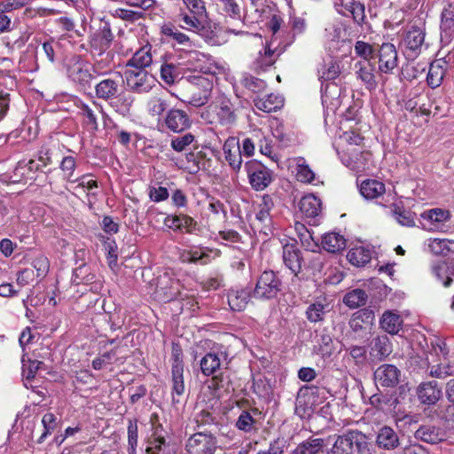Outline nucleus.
<instances>
[{
	"mask_svg": "<svg viewBox=\"0 0 454 454\" xmlns=\"http://www.w3.org/2000/svg\"><path fill=\"white\" fill-rule=\"evenodd\" d=\"M189 87L187 99L184 103L195 107L205 106L210 97L215 82L212 72H205V74H194L188 78Z\"/></svg>",
	"mask_w": 454,
	"mask_h": 454,
	"instance_id": "f257e3e1",
	"label": "nucleus"
},
{
	"mask_svg": "<svg viewBox=\"0 0 454 454\" xmlns=\"http://www.w3.org/2000/svg\"><path fill=\"white\" fill-rule=\"evenodd\" d=\"M103 67L100 62L94 65L80 56H73L67 62L68 78L74 83L85 87L102 74Z\"/></svg>",
	"mask_w": 454,
	"mask_h": 454,
	"instance_id": "f03ea898",
	"label": "nucleus"
},
{
	"mask_svg": "<svg viewBox=\"0 0 454 454\" xmlns=\"http://www.w3.org/2000/svg\"><path fill=\"white\" fill-rule=\"evenodd\" d=\"M201 116L210 123L217 122L222 126H231L237 119L234 105L224 94H219Z\"/></svg>",
	"mask_w": 454,
	"mask_h": 454,
	"instance_id": "7ed1b4c3",
	"label": "nucleus"
},
{
	"mask_svg": "<svg viewBox=\"0 0 454 454\" xmlns=\"http://www.w3.org/2000/svg\"><path fill=\"white\" fill-rule=\"evenodd\" d=\"M333 454H369V443L364 434L350 430L339 435L332 448Z\"/></svg>",
	"mask_w": 454,
	"mask_h": 454,
	"instance_id": "20e7f679",
	"label": "nucleus"
},
{
	"mask_svg": "<svg viewBox=\"0 0 454 454\" xmlns=\"http://www.w3.org/2000/svg\"><path fill=\"white\" fill-rule=\"evenodd\" d=\"M124 77L129 89L135 93H147L154 86L156 80L146 70L128 68Z\"/></svg>",
	"mask_w": 454,
	"mask_h": 454,
	"instance_id": "39448f33",
	"label": "nucleus"
},
{
	"mask_svg": "<svg viewBox=\"0 0 454 454\" xmlns=\"http://www.w3.org/2000/svg\"><path fill=\"white\" fill-rule=\"evenodd\" d=\"M123 77L120 72H114L103 78L95 85V95L98 98L111 101L121 91Z\"/></svg>",
	"mask_w": 454,
	"mask_h": 454,
	"instance_id": "423d86ee",
	"label": "nucleus"
},
{
	"mask_svg": "<svg viewBox=\"0 0 454 454\" xmlns=\"http://www.w3.org/2000/svg\"><path fill=\"white\" fill-rule=\"evenodd\" d=\"M249 183L255 191H262L271 183V172L261 162L251 160L245 163Z\"/></svg>",
	"mask_w": 454,
	"mask_h": 454,
	"instance_id": "0eeeda50",
	"label": "nucleus"
},
{
	"mask_svg": "<svg viewBox=\"0 0 454 454\" xmlns=\"http://www.w3.org/2000/svg\"><path fill=\"white\" fill-rule=\"evenodd\" d=\"M217 440L212 434L196 433L186 442L185 449L189 454H215Z\"/></svg>",
	"mask_w": 454,
	"mask_h": 454,
	"instance_id": "6e6552de",
	"label": "nucleus"
},
{
	"mask_svg": "<svg viewBox=\"0 0 454 454\" xmlns=\"http://www.w3.org/2000/svg\"><path fill=\"white\" fill-rule=\"evenodd\" d=\"M280 281L272 270H265L260 276L254 290V296L260 299H270L279 291Z\"/></svg>",
	"mask_w": 454,
	"mask_h": 454,
	"instance_id": "1a4fd4ad",
	"label": "nucleus"
},
{
	"mask_svg": "<svg viewBox=\"0 0 454 454\" xmlns=\"http://www.w3.org/2000/svg\"><path fill=\"white\" fill-rule=\"evenodd\" d=\"M450 219V213L442 208H432L420 215L422 228L427 231H441L445 223Z\"/></svg>",
	"mask_w": 454,
	"mask_h": 454,
	"instance_id": "9d476101",
	"label": "nucleus"
},
{
	"mask_svg": "<svg viewBox=\"0 0 454 454\" xmlns=\"http://www.w3.org/2000/svg\"><path fill=\"white\" fill-rule=\"evenodd\" d=\"M220 250L207 247H192L181 252L180 258L185 262H199L207 264L220 256Z\"/></svg>",
	"mask_w": 454,
	"mask_h": 454,
	"instance_id": "9b49d317",
	"label": "nucleus"
},
{
	"mask_svg": "<svg viewBox=\"0 0 454 454\" xmlns=\"http://www.w3.org/2000/svg\"><path fill=\"white\" fill-rule=\"evenodd\" d=\"M74 105L78 109L79 114L84 119V123L92 130H98V115H105L104 108L100 103L96 100L87 104L79 98H74Z\"/></svg>",
	"mask_w": 454,
	"mask_h": 454,
	"instance_id": "f8f14e48",
	"label": "nucleus"
},
{
	"mask_svg": "<svg viewBox=\"0 0 454 454\" xmlns=\"http://www.w3.org/2000/svg\"><path fill=\"white\" fill-rule=\"evenodd\" d=\"M379 71L383 74H392L398 65V53L393 43H382L378 53Z\"/></svg>",
	"mask_w": 454,
	"mask_h": 454,
	"instance_id": "ddd939ff",
	"label": "nucleus"
},
{
	"mask_svg": "<svg viewBox=\"0 0 454 454\" xmlns=\"http://www.w3.org/2000/svg\"><path fill=\"white\" fill-rule=\"evenodd\" d=\"M342 163L351 169L360 170L364 168L371 154L368 152H363L359 148H346L341 152L338 151Z\"/></svg>",
	"mask_w": 454,
	"mask_h": 454,
	"instance_id": "4468645a",
	"label": "nucleus"
},
{
	"mask_svg": "<svg viewBox=\"0 0 454 454\" xmlns=\"http://www.w3.org/2000/svg\"><path fill=\"white\" fill-rule=\"evenodd\" d=\"M425 31L419 27H411L404 35L403 45L409 56L416 57L424 47Z\"/></svg>",
	"mask_w": 454,
	"mask_h": 454,
	"instance_id": "2eb2a0df",
	"label": "nucleus"
},
{
	"mask_svg": "<svg viewBox=\"0 0 454 454\" xmlns=\"http://www.w3.org/2000/svg\"><path fill=\"white\" fill-rule=\"evenodd\" d=\"M354 71L359 80L368 90H374L378 82L375 75V67L370 60H360L354 65Z\"/></svg>",
	"mask_w": 454,
	"mask_h": 454,
	"instance_id": "dca6fc26",
	"label": "nucleus"
},
{
	"mask_svg": "<svg viewBox=\"0 0 454 454\" xmlns=\"http://www.w3.org/2000/svg\"><path fill=\"white\" fill-rule=\"evenodd\" d=\"M164 122L166 127L175 133L183 132L192 125V121L186 112L176 108L168 111Z\"/></svg>",
	"mask_w": 454,
	"mask_h": 454,
	"instance_id": "f3484780",
	"label": "nucleus"
},
{
	"mask_svg": "<svg viewBox=\"0 0 454 454\" xmlns=\"http://www.w3.org/2000/svg\"><path fill=\"white\" fill-rule=\"evenodd\" d=\"M223 149L229 166L233 171L239 172L242 168V154L239 141L231 137L224 142Z\"/></svg>",
	"mask_w": 454,
	"mask_h": 454,
	"instance_id": "a211bd4d",
	"label": "nucleus"
},
{
	"mask_svg": "<svg viewBox=\"0 0 454 454\" xmlns=\"http://www.w3.org/2000/svg\"><path fill=\"white\" fill-rule=\"evenodd\" d=\"M424 250L431 254L448 256L454 254V240L449 239L429 238L424 241Z\"/></svg>",
	"mask_w": 454,
	"mask_h": 454,
	"instance_id": "6ab92c4d",
	"label": "nucleus"
},
{
	"mask_svg": "<svg viewBox=\"0 0 454 454\" xmlns=\"http://www.w3.org/2000/svg\"><path fill=\"white\" fill-rule=\"evenodd\" d=\"M419 402L425 405L435 404L442 396V390L436 381L421 382L417 387Z\"/></svg>",
	"mask_w": 454,
	"mask_h": 454,
	"instance_id": "aec40b11",
	"label": "nucleus"
},
{
	"mask_svg": "<svg viewBox=\"0 0 454 454\" xmlns=\"http://www.w3.org/2000/svg\"><path fill=\"white\" fill-rule=\"evenodd\" d=\"M400 371L393 364H382L379 366L374 378L378 384L386 387H393L399 382Z\"/></svg>",
	"mask_w": 454,
	"mask_h": 454,
	"instance_id": "412c9836",
	"label": "nucleus"
},
{
	"mask_svg": "<svg viewBox=\"0 0 454 454\" xmlns=\"http://www.w3.org/2000/svg\"><path fill=\"white\" fill-rule=\"evenodd\" d=\"M359 192L366 200H378L384 199L386 195V186L381 181L366 179L360 184Z\"/></svg>",
	"mask_w": 454,
	"mask_h": 454,
	"instance_id": "4be33fe9",
	"label": "nucleus"
},
{
	"mask_svg": "<svg viewBox=\"0 0 454 454\" xmlns=\"http://www.w3.org/2000/svg\"><path fill=\"white\" fill-rule=\"evenodd\" d=\"M415 437L422 442L436 444L445 440L446 434L440 427L424 425L415 432Z\"/></svg>",
	"mask_w": 454,
	"mask_h": 454,
	"instance_id": "5701e85b",
	"label": "nucleus"
},
{
	"mask_svg": "<svg viewBox=\"0 0 454 454\" xmlns=\"http://www.w3.org/2000/svg\"><path fill=\"white\" fill-rule=\"evenodd\" d=\"M374 319L375 315L373 310L364 309L353 314L348 325L354 333H359L371 326L373 324Z\"/></svg>",
	"mask_w": 454,
	"mask_h": 454,
	"instance_id": "b1692460",
	"label": "nucleus"
},
{
	"mask_svg": "<svg viewBox=\"0 0 454 454\" xmlns=\"http://www.w3.org/2000/svg\"><path fill=\"white\" fill-rule=\"evenodd\" d=\"M301 213L306 218H316L322 210V203L319 198L314 194H306L298 204Z\"/></svg>",
	"mask_w": 454,
	"mask_h": 454,
	"instance_id": "393cba45",
	"label": "nucleus"
},
{
	"mask_svg": "<svg viewBox=\"0 0 454 454\" xmlns=\"http://www.w3.org/2000/svg\"><path fill=\"white\" fill-rule=\"evenodd\" d=\"M178 282L171 279L168 274L165 273L160 276L157 283V294L159 296H162L163 300L171 301L176 298L178 294Z\"/></svg>",
	"mask_w": 454,
	"mask_h": 454,
	"instance_id": "a878e982",
	"label": "nucleus"
},
{
	"mask_svg": "<svg viewBox=\"0 0 454 454\" xmlns=\"http://www.w3.org/2000/svg\"><path fill=\"white\" fill-rule=\"evenodd\" d=\"M283 262L290 271L295 276L301 270L300 251L294 244H286L283 246Z\"/></svg>",
	"mask_w": 454,
	"mask_h": 454,
	"instance_id": "bb28decb",
	"label": "nucleus"
},
{
	"mask_svg": "<svg viewBox=\"0 0 454 454\" xmlns=\"http://www.w3.org/2000/svg\"><path fill=\"white\" fill-rule=\"evenodd\" d=\"M272 42L267 44L263 51H259L257 56L254 59L252 66L253 68L257 72L265 71L268 67H271L276 59L277 55L275 50L271 49Z\"/></svg>",
	"mask_w": 454,
	"mask_h": 454,
	"instance_id": "cd10ccee",
	"label": "nucleus"
},
{
	"mask_svg": "<svg viewBox=\"0 0 454 454\" xmlns=\"http://www.w3.org/2000/svg\"><path fill=\"white\" fill-rule=\"evenodd\" d=\"M380 325L383 331L389 334H397L403 326V319L399 313L386 310L380 319Z\"/></svg>",
	"mask_w": 454,
	"mask_h": 454,
	"instance_id": "c85d7f7f",
	"label": "nucleus"
},
{
	"mask_svg": "<svg viewBox=\"0 0 454 454\" xmlns=\"http://www.w3.org/2000/svg\"><path fill=\"white\" fill-rule=\"evenodd\" d=\"M254 103L258 110L271 113L280 109L284 106V98L279 95L269 94L255 98Z\"/></svg>",
	"mask_w": 454,
	"mask_h": 454,
	"instance_id": "c756f323",
	"label": "nucleus"
},
{
	"mask_svg": "<svg viewBox=\"0 0 454 454\" xmlns=\"http://www.w3.org/2000/svg\"><path fill=\"white\" fill-rule=\"evenodd\" d=\"M376 443L381 449L394 450L399 445V437L392 427L385 426L379 430Z\"/></svg>",
	"mask_w": 454,
	"mask_h": 454,
	"instance_id": "7c9ffc66",
	"label": "nucleus"
},
{
	"mask_svg": "<svg viewBox=\"0 0 454 454\" xmlns=\"http://www.w3.org/2000/svg\"><path fill=\"white\" fill-rule=\"evenodd\" d=\"M447 63L443 59H436L431 63L427 76V84L433 88H438L444 78Z\"/></svg>",
	"mask_w": 454,
	"mask_h": 454,
	"instance_id": "2f4dec72",
	"label": "nucleus"
},
{
	"mask_svg": "<svg viewBox=\"0 0 454 454\" xmlns=\"http://www.w3.org/2000/svg\"><path fill=\"white\" fill-rule=\"evenodd\" d=\"M153 62L151 47L144 46L137 51L132 58L128 60L126 67L132 69H143L149 67Z\"/></svg>",
	"mask_w": 454,
	"mask_h": 454,
	"instance_id": "473e14b6",
	"label": "nucleus"
},
{
	"mask_svg": "<svg viewBox=\"0 0 454 454\" xmlns=\"http://www.w3.org/2000/svg\"><path fill=\"white\" fill-rule=\"evenodd\" d=\"M432 275L442 284L443 286L448 287L452 282L453 270H450L449 264L444 261H435L430 266Z\"/></svg>",
	"mask_w": 454,
	"mask_h": 454,
	"instance_id": "72a5a7b5",
	"label": "nucleus"
},
{
	"mask_svg": "<svg viewBox=\"0 0 454 454\" xmlns=\"http://www.w3.org/2000/svg\"><path fill=\"white\" fill-rule=\"evenodd\" d=\"M160 32L168 39V41H172L174 43L184 47L193 46L192 41L190 39V37L186 34L181 32L172 24H164L161 26Z\"/></svg>",
	"mask_w": 454,
	"mask_h": 454,
	"instance_id": "f704fd0d",
	"label": "nucleus"
},
{
	"mask_svg": "<svg viewBox=\"0 0 454 454\" xmlns=\"http://www.w3.org/2000/svg\"><path fill=\"white\" fill-rule=\"evenodd\" d=\"M112 40L113 34L110 27L105 24L94 34L90 40V45L92 48L98 50L101 53L110 46Z\"/></svg>",
	"mask_w": 454,
	"mask_h": 454,
	"instance_id": "c9c22d12",
	"label": "nucleus"
},
{
	"mask_svg": "<svg viewBox=\"0 0 454 454\" xmlns=\"http://www.w3.org/2000/svg\"><path fill=\"white\" fill-rule=\"evenodd\" d=\"M71 189L74 193L85 192L88 196H95V189L98 188V183L90 175H83L79 178L69 182Z\"/></svg>",
	"mask_w": 454,
	"mask_h": 454,
	"instance_id": "e433bc0d",
	"label": "nucleus"
},
{
	"mask_svg": "<svg viewBox=\"0 0 454 454\" xmlns=\"http://www.w3.org/2000/svg\"><path fill=\"white\" fill-rule=\"evenodd\" d=\"M392 352V345L387 336H378L372 340L370 355L378 360L387 357Z\"/></svg>",
	"mask_w": 454,
	"mask_h": 454,
	"instance_id": "4c0bfd02",
	"label": "nucleus"
},
{
	"mask_svg": "<svg viewBox=\"0 0 454 454\" xmlns=\"http://www.w3.org/2000/svg\"><path fill=\"white\" fill-rule=\"evenodd\" d=\"M250 298L249 292L245 289L231 290L228 294V303L234 311L244 310Z\"/></svg>",
	"mask_w": 454,
	"mask_h": 454,
	"instance_id": "58836bf2",
	"label": "nucleus"
},
{
	"mask_svg": "<svg viewBox=\"0 0 454 454\" xmlns=\"http://www.w3.org/2000/svg\"><path fill=\"white\" fill-rule=\"evenodd\" d=\"M221 368V357L215 352H209L200 360V370L205 376L215 375Z\"/></svg>",
	"mask_w": 454,
	"mask_h": 454,
	"instance_id": "ea45409f",
	"label": "nucleus"
},
{
	"mask_svg": "<svg viewBox=\"0 0 454 454\" xmlns=\"http://www.w3.org/2000/svg\"><path fill=\"white\" fill-rule=\"evenodd\" d=\"M322 247L330 253H336L345 248V238L336 232L325 234L322 239Z\"/></svg>",
	"mask_w": 454,
	"mask_h": 454,
	"instance_id": "a19ab883",
	"label": "nucleus"
},
{
	"mask_svg": "<svg viewBox=\"0 0 454 454\" xmlns=\"http://www.w3.org/2000/svg\"><path fill=\"white\" fill-rule=\"evenodd\" d=\"M134 102V98L129 94H119L116 98L110 101V106L123 117L130 114V109Z\"/></svg>",
	"mask_w": 454,
	"mask_h": 454,
	"instance_id": "79ce46f5",
	"label": "nucleus"
},
{
	"mask_svg": "<svg viewBox=\"0 0 454 454\" xmlns=\"http://www.w3.org/2000/svg\"><path fill=\"white\" fill-rule=\"evenodd\" d=\"M371 250L364 247H353L347 254L348 262L357 267L364 266L368 263L371 261Z\"/></svg>",
	"mask_w": 454,
	"mask_h": 454,
	"instance_id": "37998d69",
	"label": "nucleus"
},
{
	"mask_svg": "<svg viewBox=\"0 0 454 454\" xmlns=\"http://www.w3.org/2000/svg\"><path fill=\"white\" fill-rule=\"evenodd\" d=\"M294 454H328L324 449L322 439H312L300 443Z\"/></svg>",
	"mask_w": 454,
	"mask_h": 454,
	"instance_id": "c03bdc74",
	"label": "nucleus"
},
{
	"mask_svg": "<svg viewBox=\"0 0 454 454\" xmlns=\"http://www.w3.org/2000/svg\"><path fill=\"white\" fill-rule=\"evenodd\" d=\"M42 168L43 167L41 163H38L34 160H29L27 161L21 160L19 161L14 172L15 176H20L22 179L27 181L34 179V176H31L30 173L34 174Z\"/></svg>",
	"mask_w": 454,
	"mask_h": 454,
	"instance_id": "a18cd8bd",
	"label": "nucleus"
},
{
	"mask_svg": "<svg viewBox=\"0 0 454 454\" xmlns=\"http://www.w3.org/2000/svg\"><path fill=\"white\" fill-rule=\"evenodd\" d=\"M329 310V305L321 301H317L309 305L306 316L309 322L318 323L324 320L325 315Z\"/></svg>",
	"mask_w": 454,
	"mask_h": 454,
	"instance_id": "49530a36",
	"label": "nucleus"
},
{
	"mask_svg": "<svg viewBox=\"0 0 454 454\" xmlns=\"http://www.w3.org/2000/svg\"><path fill=\"white\" fill-rule=\"evenodd\" d=\"M345 28L339 21L329 23L325 29V37L328 43H344Z\"/></svg>",
	"mask_w": 454,
	"mask_h": 454,
	"instance_id": "de8ad7c7",
	"label": "nucleus"
},
{
	"mask_svg": "<svg viewBox=\"0 0 454 454\" xmlns=\"http://www.w3.org/2000/svg\"><path fill=\"white\" fill-rule=\"evenodd\" d=\"M179 20L184 23L182 27L188 31L198 32L203 28L202 20L203 16H197L191 14L189 12H182L178 15Z\"/></svg>",
	"mask_w": 454,
	"mask_h": 454,
	"instance_id": "09e8293b",
	"label": "nucleus"
},
{
	"mask_svg": "<svg viewBox=\"0 0 454 454\" xmlns=\"http://www.w3.org/2000/svg\"><path fill=\"white\" fill-rule=\"evenodd\" d=\"M447 4L444 5L441 14V30L446 35L454 28V3L446 0Z\"/></svg>",
	"mask_w": 454,
	"mask_h": 454,
	"instance_id": "8fccbe9b",
	"label": "nucleus"
},
{
	"mask_svg": "<svg viewBox=\"0 0 454 454\" xmlns=\"http://www.w3.org/2000/svg\"><path fill=\"white\" fill-rule=\"evenodd\" d=\"M273 207V201L270 196L263 195L259 204V211L255 215V219L259 223L267 226L270 223V210Z\"/></svg>",
	"mask_w": 454,
	"mask_h": 454,
	"instance_id": "3c124183",
	"label": "nucleus"
},
{
	"mask_svg": "<svg viewBox=\"0 0 454 454\" xmlns=\"http://www.w3.org/2000/svg\"><path fill=\"white\" fill-rule=\"evenodd\" d=\"M59 148L55 145L51 146H43L38 152V161L41 163L43 168H45L59 158Z\"/></svg>",
	"mask_w": 454,
	"mask_h": 454,
	"instance_id": "603ef678",
	"label": "nucleus"
},
{
	"mask_svg": "<svg viewBox=\"0 0 454 454\" xmlns=\"http://www.w3.org/2000/svg\"><path fill=\"white\" fill-rule=\"evenodd\" d=\"M295 176L301 183H312L315 179L314 172L303 158L296 159Z\"/></svg>",
	"mask_w": 454,
	"mask_h": 454,
	"instance_id": "864d4df0",
	"label": "nucleus"
},
{
	"mask_svg": "<svg viewBox=\"0 0 454 454\" xmlns=\"http://www.w3.org/2000/svg\"><path fill=\"white\" fill-rule=\"evenodd\" d=\"M172 374V395L173 402L178 403L179 399H176L175 395L181 396L184 395L185 387L184 382V370L176 367V370H171Z\"/></svg>",
	"mask_w": 454,
	"mask_h": 454,
	"instance_id": "5fc2aeb1",
	"label": "nucleus"
},
{
	"mask_svg": "<svg viewBox=\"0 0 454 454\" xmlns=\"http://www.w3.org/2000/svg\"><path fill=\"white\" fill-rule=\"evenodd\" d=\"M367 300L366 293L362 289H354L348 292L343 298V302L351 309L363 306Z\"/></svg>",
	"mask_w": 454,
	"mask_h": 454,
	"instance_id": "6e6d98bb",
	"label": "nucleus"
},
{
	"mask_svg": "<svg viewBox=\"0 0 454 454\" xmlns=\"http://www.w3.org/2000/svg\"><path fill=\"white\" fill-rule=\"evenodd\" d=\"M392 212L393 216L401 225L411 227L415 224L413 214L410 210L395 204Z\"/></svg>",
	"mask_w": 454,
	"mask_h": 454,
	"instance_id": "4d7b16f0",
	"label": "nucleus"
},
{
	"mask_svg": "<svg viewBox=\"0 0 454 454\" xmlns=\"http://www.w3.org/2000/svg\"><path fill=\"white\" fill-rule=\"evenodd\" d=\"M195 141V137L192 133H185L183 136L176 137L171 139V148L181 153L185 151Z\"/></svg>",
	"mask_w": 454,
	"mask_h": 454,
	"instance_id": "13d9d810",
	"label": "nucleus"
},
{
	"mask_svg": "<svg viewBox=\"0 0 454 454\" xmlns=\"http://www.w3.org/2000/svg\"><path fill=\"white\" fill-rule=\"evenodd\" d=\"M255 422V419L250 411H242L235 423V426L239 430L248 433L253 430Z\"/></svg>",
	"mask_w": 454,
	"mask_h": 454,
	"instance_id": "bf43d9fd",
	"label": "nucleus"
},
{
	"mask_svg": "<svg viewBox=\"0 0 454 454\" xmlns=\"http://www.w3.org/2000/svg\"><path fill=\"white\" fill-rule=\"evenodd\" d=\"M168 104L166 100L159 97H152L147 101L146 108L152 116H160L167 109Z\"/></svg>",
	"mask_w": 454,
	"mask_h": 454,
	"instance_id": "052dcab7",
	"label": "nucleus"
},
{
	"mask_svg": "<svg viewBox=\"0 0 454 454\" xmlns=\"http://www.w3.org/2000/svg\"><path fill=\"white\" fill-rule=\"evenodd\" d=\"M320 78L325 81L334 80L340 74V64L331 60L324 65L320 70Z\"/></svg>",
	"mask_w": 454,
	"mask_h": 454,
	"instance_id": "680f3d73",
	"label": "nucleus"
},
{
	"mask_svg": "<svg viewBox=\"0 0 454 454\" xmlns=\"http://www.w3.org/2000/svg\"><path fill=\"white\" fill-rule=\"evenodd\" d=\"M59 168L64 179L69 183L76 168L75 159L73 156H64L60 161Z\"/></svg>",
	"mask_w": 454,
	"mask_h": 454,
	"instance_id": "e2e57ef3",
	"label": "nucleus"
},
{
	"mask_svg": "<svg viewBox=\"0 0 454 454\" xmlns=\"http://www.w3.org/2000/svg\"><path fill=\"white\" fill-rule=\"evenodd\" d=\"M178 76L176 67L174 64L165 63L160 67V78L168 85L173 84Z\"/></svg>",
	"mask_w": 454,
	"mask_h": 454,
	"instance_id": "0e129e2a",
	"label": "nucleus"
},
{
	"mask_svg": "<svg viewBox=\"0 0 454 454\" xmlns=\"http://www.w3.org/2000/svg\"><path fill=\"white\" fill-rule=\"evenodd\" d=\"M183 4L191 14L207 16V8L203 0H182Z\"/></svg>",
	"mask_w": 454,
	"mask_h": 454,
	"instance_id": "69168bd1",
	"label": "nucleus"
},
{
	"mask_svg": "<svg viewBox=\"0 0 454 454\" xmlns=\"http://www.w3.org/2000/svg\"><path fill=\"white\" fill-rule=\"evenodd\" d=\"M42 424L44 431L38 439V442H43L44 439L51 434L56 426V417L53 413H46L42 419Z\"/></svg>",
	"mask_w": 454,
	"mask_h": 454,
	"instance_id": "338daca9",
	"label": "nucleus"
},
{
	"mask_svg": "<svg viewBox=\"0 0 454 454\" xmlns=\"http://www.w3.org/2000/svg\"><path fill=\"white\" fill-rule=\"evenodd\" d=\"M33 267L37 272L38 278H43L49 271L50 262L46 256L40 254L33 261Z\"/></svg>",
	"mask_w": 454,
	"mask_h": 454,
	"instance_id": "774afa93",
	"label": "nucleus"
}]
</instances>
